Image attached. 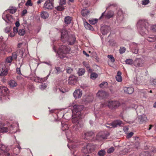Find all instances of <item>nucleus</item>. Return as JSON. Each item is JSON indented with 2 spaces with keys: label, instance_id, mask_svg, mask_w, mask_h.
Listing matches in <instances>:
<instances>
[{
  "label": "nucleus",
  "instance_id": "54",
  "mask_svg": "<svg viewBox=\"0 0 156 156\" xmlns=\"http://www.w3.org/2000/svg\"><path fill=\"white\" fill-rule=\"evenodd\" d=\"M57 10L59 11H62L64 9V8L62 6V5H61L58 6L56 8Z\"/></svg>",
  "mask_w": 156,
  "mask_h": 156
},
{
  "label": "nucleus",
  "instance_id": "46",
  "mask_svg": "<svg viewBox=\"0 0 156 156\" xmlns=\"http://www.w3.org/2000/svg\"><path fill=\"white\" fill-rule=\"evenodd\" d=\"M139 156H150L148 152H143L141 153Z\"/></svg>",
  "mask_w": 156,
  "mask_h": 156
},
{
  "label": "nucleus",
  "instance_id": "32",
  "mask_svg": "<svg viewBox=\"0 0 156 156\" xmlns=\"http://www.w3.org/2000/svg\"><path fill=\"white\" fill-rule=\"evenodd\" d=\"M6 65V62H2L0 63V71L7 68Z\"/></svg>",
  "mask_w": 156,
  "mask_h": 156
},
{
  "label": "nucleus",
  "instance_id": "7",
  "mask_svg": "<svg viewBox=\"0 0 156 156\" xmlns=\"http://www.w3.org/2000/svg\"><path fill=\"white\" fill-rule=\"evenodd\" d=\"M81 115L79 116L76 115H74L73 114L72 116L73 118L72 119V121L74 123H76V127H81L83 126V124L81 120L80 119Z\"/></svg>",
  "mask_w": 156,
  "mask_h": 156
},
{
  "label": "nucleus",
  "instance_id": "16",
  "mask_svg": "<svg viewBox=\"0 0 156 156\" xmlns=\"http://www.w3.org/2000/svg\"><path fill=\"white\" fill-rule=\"evenodd\" d=\"M108 95L106 92L102 90L99 91L96 94V96L100 99H102L105 98Z\"/></svg>",
  "mask_w": 156,
  "mask_h": 156
},
{
  "label": "nucleus",
  "instance_id": "23",
  "mask_svg": "<svg viewBox=\"0 0 156 156\" xmlns=\"http://www.w3.org/2000/svg\"><path fill=\"white\" fill-rule=\"evenodd\" d=\"M17 10L16 8L14 6H10L9 9L6 10L7 13L9 12L11 14H13L15 13Z\"/></svg>",
  "mask_w": 156,
  "mask_h": 156
},
{
  "label": "nucleus",
  "instance_id": "3",
  "mask_svg": "<svg viewBox=\"0 0 156 156\" xmlns=\"http://www.w3.org/2000/svg\"><path fill=\"white\" fill-rule=\"evenodd\" d=\"M70 48L69 47L62 45L60 47L58 51V54L59 57L63 58L66 56V55L69 52Z\"/></svg>",
  "mask_w": 156,
  "mask_h": 156
},
{
  "label": "nucleus",
  "instance_id": "5",
  "mask_svg": "<svg viewBox=\"0 0 156 156\" xmlns=\"http://www.w3.org/2000/svg\"><path fill=\"white\" fill-rule=\"evenodd\" d=\"M94 136V133L92 131H85L82 134L83 138L89 140H92Z\"/></svg>",
  "mask_w": 156,
  "mask_h": 156
},
{
  "label": "nucleus",
  "instance_id": "20",
  "mask_svg": "<svg viewBox=\"0 0 156 156\" xmlns=\"http://www.w3.org/2000/svg\"><path fill=\"white\" fill-rule=\"evenodd\" d=\"M110 27L107 26L102 27L101 29V33L103 35L106 34L108 32L110 31Z\"/></svg>",
  "mask_w": 156,
  "mask_h": 156
},
{
  "label": "nucleus",
  "instance_id": "35",
  "mask_svg": "<svg viewBox=\"0 0 156 156\" xmlns=\"http://www.w3.org/2000/svg\"><path fill=\"white\" fill-rule=\"evenodd\" d=\"M106 154V152L104 150H101L98 151V154L99 156H104Z\"/></svg>",
  "mask_w": 156,
  "mask_h": 156
},
{
  "label": "nucleus",
  "instance_id": "51",
  "mask_svg": "<svg viewBox=\"0 0 156 156\" xmlns=\"http://www.w3.org/2000/svg\"><path fill=\"white\" fill-rule=\"evenodd\" d=\"M141 2L143 5H146L149 3L150 1L149 0H144L142 1Z\"/></svg>",
  "mask_w": 156,
  "mask_h": 156
},
{
  "label": "nucleus",
  "instance_id": "61",
  "mask_svg": "<svg viewBox=\"0 0 156 156\" xmlns=\"http://www.w3.org/2000/svg\"><path fill=\"white\" fill-rule=\"evenodd\" d=\"M10 27H8L5 29L4 30L5 32L8 33L10 31Z\"/></svg>",
  "mask_w": 156,
  "mask_h": 156
},
{
  "label": "nucleus",
  "instance_id": "28",
  "mask_svg": "<svg viewBox=\"0 0 156 156\" xmlns=\"http://www.w3.org/2000/svg\"><path fill=\"white\" fill-rule=\"evenodd\" d=\"M89 13V10L86 9H83L81 11V15L83 16H87Z\"/></svg>",
  "mask_w": 156,
  "mask_h": 156
},
{
  "label": "nucleus",
  "instance_id": "15",
  "mask_svg": "<svg viewBox=\"0 0 156 156\" xmlns=\"http://www.w3.org/2000/svg\"><path fill=\"white\" fill-rule=\"evenodd\" d=\"M8 89L5 87H0V96H6L9 93Z\"/></svg>",
  "mask_w": 156,
  "mask_h": 156
},
{
  "label": "nucleus",
  "instance_id": "48",
  "mask_svg": "<svg viewBox=\"0 0 156 156\" xmlns=\"http://www.w3.org/2000/svg\"><path fill=\"white\" fill-rule=\"evenodd\" d=\"M19 56L21 57H22L24 56V52L23 49H22L19 51Z\"/></svg>",
  "mask_w": 156,
  "mask_h": 156
},
{
  "label": "nucleus",
  "instance_id": "4",
  "mask_svg": "<svg viewBox=\"0 0 156 156\" xmlns=\"http://www.w3.org/2000/svg\"><path fill=\"white\" fill-rule=\"evenodd\" d=\"M120 105V104L119 101H110L105 102L102 107L108 106L110 109H114L117 108Z\"/></svg>",
  "mask_w": 156,
  "mask_h": 156
},
{
  "label": "nucleus",
  "instance_id": "40",
  "mask_svg": "<svg viewBox=\"0 0 156 156\" xmlns=\"http://www.w3.org/2000/svg\"><path fill=\"white\" fill-rule=\"evenodd\" d=\"M18 32V34L20 36H23L25 33V30L23 29H20Z\"/></svg>",
  "mask_w": 156,
  "mask_h": 156
},
{
  "label": "nucleus",
  "instance_id": "49",
  "mask_svg": "<svg viewBox=\"0 0 156 156\" xmlns=\"http://www.w3.org/2000/svg\"><path fill=\"white\" fill-rule=\"evenodd\" d=\"M107 57L110 59L111 61L112 62H114L115 61V58L112 55H108L107 56Z\"/></svg>",
  "mask_w": 156,
  "mask_h": 156
},
{
  "label": "nucleus",
  "instance_id": "55",
  "mask_svg": "<svg viewBox=\"0 0 156 156\" xmlns=\"http://www.w3.org/2000/svg\"><path fill=\"white\" fill-rule=\"evenodd\" d=\"M25 5L27 6H32L33 4L31 2V0H28Z\"/></svg>",
  "mask_w": 156,
  "mask_h": 156
},
{
  "label": "nucleus",
  "instance_id": "18",
  "mask_svg": "<svg viewBox=\"0 0 156 156\" xmlns=\"http://www.w3.org/2000/svg\"><path fill=\"white\" fill-rule=\"evenodd\" d=\"M77 78L74 75H71L69 78L68 83L69 85H73L76 82Z\"/></svg>",
  "mask_w": 156,
  "mask_h": 156
},
{
  "label": "nucleus",
  "instance_id": "56",
  "mask_svg": "<svg viewBox=\"0 0 156 156\" xmlns=\"http://www.w3.org/2000/svg\"><path fill=\"white\" fill-rule=\"evenodd\" d=\"M83 64L87 69L90 68V66L89 64L86 62H83Z\"/></svg>",
  "mask_w": 156,
  "mask_h": 156
},
{
  "label": "nucleus",
  "instance_id": "17",
  "mask_svg": "<svg viewBox=\"0 0 156 156\" xmlns=\"http://www.w3.org/2000/svg\"><path fill=\"white\" fill-rule=\"evenodd\" d=\"M3 38L2 37H1L0 38V51H7L6 48V44L4 42H2V39Z\"/></svg>",
  "mask_w": 156,
  "mask_h": 156
},
{
  "label": "nucleus",
  "instance_id": "10",
  "mask_svg": "<svg viewBox=\"0 0 156 156\" xmlns=\"http://www.w3.org/2000/svg\"><path fill=\"white\" fill-rule=\"evenodd\" d=\"M53 0H48L45 2L44 5V8L45 10H50L53 8Z\"/></svg>",
  "mask_w": 156,
  "mask_h": 156
},
{
  "label": "nucleus",
  "instance_id": "60",
  "mask_svg": "<svg viewBox=\"0 0 156 156\" xmlns=\"http://www.w3.org/2000/svg\"><path fill=\"white\" fill-rule=\"evenodd\" d=\"M133 133L132 132H130L127 134V138H128L131 137L133 135Z\"/></svg>",
  "mask_w": 156,
  "mask_h": 156
},
{
  "label": "nucleus",
  "instance_id": "42",
  "mask_svg": "<svg viewBox=\"0 0 156 156\" xmlns=\"http://www.w3.org/2000/svg\"><path fill=\"white\" fill-rule=\"evenodd\" d=\"M17 51L14 52L12 54V58L13 59H16L17 58V56H19V55H17Z\"/></svg>",
  "mask_w": 156,
  "mask_h": 156
},
{
  "label": "nucleus",
  "instance_id": "39",
  "mask_svg": "<svg viewBox=\"0 0 156 156\" xmlns=\"http://www.w3.org/2000/svg\"><path fill=\"white\" fill-rule=\"evenodd\" d=\"M98 20V19H91L89 20V22L91 24L94 25L97 23Z\"/></svg>",
  "mask_w": 156,
  "mask_h": 156
},
{
  "label": "nucleus",
  "instance_id": "29",
  "mask_svg": "<svg viewBox=\"0 0 156 156\" xmlns=\"http://www.w3.org/2000/svg\"><path fill=\"white\" fill-rule=\"evenodd\" d=\"M72 21L71 17L69 16L66 17L65 18V23L68 24H70Z\"/></svg>",
  "mask_w": 156,
  "mask_h": 156
},
{
  "label": "nucleus",
  "instance_id": "33",
  "mask_svg": "<svg viewBox=\"0 0 156 156\" xmlns=\"http://www.w3.org/2000/svg\"><path fill=\"white\" fill-rule=\"evenodd\" d=\"M23 63H19V66H18L19 67H18L16 68V73L17 74H18L19 75H22L21 73V72L20 71V67L23 65Z\"/></svg>",
  "mask_w": 156,
  "mask_h": 156
},
{
  "label": "nucleus",
  "instance_id": "21",
  "mask_svg": "<svg viewBox=\"0 0 156 156\" xmlns=\"http://www.w3.org/2000/svg\"><path fill=\"white\" fill-rule=\"evenodd\" d=\"M123 90L125 93L129 94H132L134 91V89L131 87H124Z\"/></svg>",
  "mask_w": 156,
  "mask_h": 156
},
{
  "label": "nucleus",
  "instance_id": "52",
  "mask_svg": "<svg viewBox=\"0 0 156 156\" xmlns=\"http://www.w3.org/2000/svg\"><path fill=\"white\" fill-rule=\"evenodd\" d=\"M13 59L11 56H9L6 59V63L8 62V63H11L12 61V60Z\"/></svg>",
  "mask_w": 156,
  "mask_h": 156
},
{
  "label": "nucleus",
  "instance_id": "26",
  "mask_svg": "<svg viewBox=\"0 0 156 156\" xmlns=\"http://www.w3.org/2000/svg\"><path fill=\"white\" fill-rule=\"evenodd\" d=\"M41 18L44 19H46L48 17V13L44 11H42L41 14Z\"/></svg>",
  "mask_w": 156,
  "mask_h": 156
},
{
  "label": "nucleus",
  "instance_id": "31",
  "mask_svg": "<svg viewBox=\"0 0 156 156\" xmlns=\"http://www.w3.org/2000/svg\"><path fill=\"white\" fill-rule=\"evenodd\" d=\"M147 118L145 115H142L140 117V122L142 123L143 122H146L147 121Z\"/></svg>",
  "mask_w": 156,
  "mask_h": 156
},
{
  "label": "nucleus",
  "instance_id": "41",
  "mask_svg": "<svg viewBox=\"0 0 156 156\" xmlns=\"http://www.w3.org/2000/svg\"><path fill=\"white\" fill-rule=\"evenodd\" d=\"M134 140H136V145H135V148L137 147L139 145V143L138 141V140H139V138L138 137H133Z\"/></svg>",
  "mask_w": 156,
  "mask_h": 156
},
{
  "label": "nucleus",
  "instance_id": "44",
  "mask_svg": "<svg viewBox=\"0 0 156 156\" xmlns=\"http://www.w3.org/2000/svg\"><path fill=\"white\" fill-rule=\"evenodd\" d=\"M108 83L105 82H103L99 85V86L101 88H104L108 85Z\"/></svg>",
  "mask_w": 156,
  "mask_h": 156
},
{
  "label": "nucleus",
  "instance_id": "30",
  "mask_svg": "<svg viewBox=\"0 0 156 156\" xmlns=\"http://www.w3.org/2000/svg\"><path fill=\"white\" fill-rule=\"evenodd\" d=\"M84 25L85 28L87 29L90 30H93V29L92 27L87 22L84 23Z\"/></svg>",
  "mask_w": 156,
  "mask_h": 156
},
{
  "label": "nucleus",
  "instance_id": "27",
  "mask_svg": "<svg viewBox=\"0 0 156 156\" xmlns=\"http://www.w3.org/2000/svg\"><path fill=\"white\" fill-rule=\"evenodd\" d=\"M114 14V12L112 11H110L105 15V18L106 19H109L112 17Z\"/></svg>",
  "mask_w": 156,
  "mask_h": 156
},
{
  "label": "nucleus",
  "instance_id": "62",
  "mask_svg": "<svg viewBox=\"0 0 156 156\" xmlns=\"http://www.w3.org/2000/svg\"><path fill=\"white\" fill-rule=\"evenodd\" d=\"M55 69L56 70V73L57 74H58L61 72V69L59 67H56Z\"/></svg>",
  "mask_w": 156,
  "mask_h": 156
},
{
  "label": "nucleus",
  "instance_id": "43",
  "mask_svg": "<svg viewBox=\"0 0 156 156\" xmlns=\"http://www.w3.org/2000/svg\"><path fill=\"white\" fill-rule=\"evenodd\" d=\"M125 62L126 64L131 65L133 63V61L132 59H128L126 60Z\"/></svg>",
  "mask_w": 156,
  "mask_h": 156
},
{
  "label": "nucleus",
  "instance_id": "37",
  "mask_svg": "<svg viewBox=\"0 0 156 156\" xmlns=\"http://www.w3.org/2000/svg\"><path fill=\"white\" fill-rule=\"evenodd\" d=\"M129 151L128 148H125L122 151H121L120 152V154L121 155H123L126 154V153H128Z\"/></svg>",
  "mask_w": 156,
  "mask_h": 156
},
{
  "label": "nucleus",
  "instance_id": "59",
  "mask_svg": "<svg viewBox=\"0 0 156 156\" xmlns=\"http://www.w3.org/2000/svg\"><path fill=\"white\" fill-rule=\"evenodd\" d=\"M114 150V149L113 147H112L109 148L107 151V152L108 153H111L113 152Z\"/></svg>",
  "mask_w": 156,
  "mask_h": 156
},
{
  "label": "nucleus",
  "instance_id": "8",
  "mask_svg": "<svg viewBox=\"0 0 156 156\" xmlns=\"http://www.w3.org/2000/svg\"><path fill=\"white\" fill-rule=\"evenodd\" d=\"M109 135V133L107 132H101L97 135L96 139L99 141H101L107 137Z\"/></svg>",
  "mask_w": 156,
  "mask_h": 156
},
{
  "label": "nucleus",
  "instance_id": "47",
  "mask_svg": "<svg viewBox=\"0 0 156 156\" xmlns=\"http://www.w3.org/2000/svg\"><path fill=\"white\" fill-rule=\"evenodd\" d=\"M97 77L98 75L94 73H91L90 75V78L93 80L95 79Z\"/></svg>",
  "mask_w": 156,
  "mask_h": 156
},
{
  "label": "nucleus",
  "instance_id": "53",
  "mask_svg": "<svg viewBox=\"0 0 156 156\" xmlns=\"http://www.w3.org/2000/svg\"><path fill=\"white\" fill-rule=\"evenodd\" d=\"M147 40L150 42H153L155 40L156 41V37H154L153 38L151 37H148L147 39Z\"/></svg>",
  "mask_w": 156,
  "mask_h": 156
},
{
  "label": "nucleus",
  "instance_id": "64",
  "mask_svg": "<svg viewBox=\"0 0 156 156\" xmlns=\"http://www.w3.org/2000/svg\"><path fill=\"white\" fill-rule=\"evenodd\" d=\"M46 87V86L45 84L42 83L40 88L41 90H42L44 89Z\"/></svg>",
  "mask_w": 156,
  "mask_h": 156
},
{
  "label": "nucleus",
  "instance_id": "57",
  "mask_svg": "<svg viewBox=\"0 0 156 156\" xmlns=\"http://www.w3.org/2000/svg\"><path fill=\"white\" fill-rule=\"evenodd\" d=\"M126 50V49L124 47L121 48L119 50V52L121 54H122L124 53Z\"/></svg>",
  "mask_w": 156,
  "mask_h": 156
},
{
  "label": "nucleus",
  "instance_id": "58",
  "mask_svg": "<svg viewBox=\"0 0 156 156\" xmlns=\"http://www.w3.org/2000/svg\"><path fill=\"white\" fill-rule=\"evenodd\" d=\"M66 3V0H60L59 2V5H63Z\"/></svg>",
  "mask_w": 156,
  "mask_h": 156
},
{
  "label": "nucleus",
  "instance_id": "1",
  "mask_svg": "<svg viewBox=\"0 0 156 156\" xmlns=\"http://www.w3.org/2000/svg\"><path fill=\"white\" fill-rule=\"evenodd\" d=\"M61 40L63 42L67 41L69 44H74L76 40V38L73 35H68V32L65 29H63L61 32Z\"/></svg>",
  "mask_w": 156,
  "mask_h": 156
},
{
  "label": "nucleus",
  "instance_id": "34",
  "mask_svg": "<svg viewBox=\"0 0 156 156\" xmlns=\"http://www.w3.org/2000/svg\"><path fill=\"white\" fill-rule=\"evenodd\" d=\"M8 69L7 68L4 69V70H2L0 72L1 73V75L2 76H4L6 75L8 73Z\"/></svg>",
  "mask_w": 156,
  "mask_h": 156
},
{
  "label": "nucleus",
  "instance_id": "36",
  "mask_svg": "<svg viewBox=\"0 0 156 156\" xmlns=\"http://www.w3.org/2000/svg\"><path fill=\"white\" fill-rule=\"evenodd\" d=\"M61 124L62 126V129L63 131L68 130L69 127L67 124L63 123L62 122H61Z\"/></svg>",
  "mask_w": 156,
  "mask_h": 156
},
{
  "label": "nucleus",
  "instance_id": "14",
  "mask_svg": "<svg viewBox=\"0 0 156 156\" xmlns=\"http://www.w3.org/2000/svg\"><path fill=\"white\" fill-rule=\"evenodd\" d=\"M130 48L133 53L137 54L138 51V48L137 47V45L135 43H131L129 46Z\"/></svg>",
  "mask_w": 156,
  "mask_h": 156
},
{
  "label": "nucleus",
  "instance_id": "13",
  "mask_svg": "<svg viewBox=\"0 0 156 156\" xmlns=\"http://www.w3.org/2000/svg\"><path fill=\"white\" fill-rule=\"evenodd\" d=\"M144 63V61L140 58H136L134 62V66L137 67L143 66Z\"/></svg>",
  "mask_w": 156,
  "mask_h": 156
},
{
  "label": "nucleus",
  "instance_id": "2",
  "mask_svg": "<svg viewBox=\"0 0 156 156\" xmlns=\"http://www.w3.org/2000/svg\"><path fill=\"white\" fill-rule=\"evenodd\" d=\"M148 23L145 20H140L137 23V26L140 34L142 36L145 34V32L147 30Z\"/></svg>",
  "mask_w": 156,
  "mask_h": 156
},
{
  "label": "nucleus",
  "instance_id": "63",
  "mask_svg": "<svg viewBox=\"0 0 156 156\" xmlns=\"http://www.w3.org/2000/svg\"><path fill=\"white\" fill-rule=\"evenodd\" d=\"M151 29L154 31H156V25H154L151 27Z\"/></svg>",
  "mask_w": 156,
  "mask_h": 156
},
{
  "label": "nucleus",
  "instance_id": "11",
  "mask_svg": "<svg viewBox=\"0 0 156 156\" xmlns=\"http://www.w3.org/2000/svg\"><path fill=\"white\" fill-rule=\"evenodd\" d=\"M122 124V122L121 121L117 120L112 122L111 125H109L108 124H107L106 125V126L107 127L110 128L112 127H115L118 126H120Z\"/></svg>",
  "mask_w": 156,
  "mask_h": 156
},
{
  "label": "nucleus",
  "instance_id": "50",
  "mask_svg": "<svg viewBox=\"0 0 156 156\" xmlns=\"http://www.w3.org/2000/svg\"><path fill=\"white\" fill-rule=\"evenodd\" d=\"M66 72L69 74H70L73 71V69L69 67H67L66 69Z\"/></svg>",
  "mask_w": 156,
  "mask_h": 156
},
{
  "label": "nucleus",
  "instance_id": "38",
  "mask_svg": "<svg viewBox=\"0 0 156 156\" xmlns=\"http://www.w3.org/2000/svg\"><path fill=\"white\" fill-rule=\"evenodd\" d=\"M85 72V70L84 69L81 68L79 69L78 73L79 76L82 75Z\"/></svg>",
  "mask_w": 156,
  "mask_h": 156
},
{
  "label": "nucleus",
  "instance_id": "25",
  "mask_svg": "<svg viewBox=\"0 0 156 156\" xmlns=\"http://www.w3.org/2000/svg\"><path fill=\"white\" fill-rule=\"evenodd\" d=\"M9 84L12 87H14L17 86V84L16 82L13 80H11L9 82Z\"/></svg>",
  "mask_w": 156,
  "mask_h": 156
},
{
  "label": "nucleus",
  "instance_id": "45",
  "mask_svg": "<svg viewBox=\"0 0 156 156\" xmlns=\"http://www.w3.org/2000/svg\"><path fill=\"white\" fill-rule=\"evenodd\" d=\"M8 131V129L6 127L0 128V133L6 132Z\"/></svg>",
  "mask_w": 156,
  "mask_h": 156
},
{
  "label": "nucleus",
  "instance_id": "9",
  "mask_svg": "<svg viewBox=\"0 0 156 156\" xmlns=\"http://www.w3.org/2000/svg\"><path fill=\"white\" fill-rule=\"evenodd\" d=\"M2 18L7 23L9 22H12L13 20L12 15L7 13V11L4 12L2 15Z\"/></svg>",
  "mask_w": 156,
  "mask_h": 156
},
{
  "label": "nucleus",
  "instance_id": "19",
  "mask_svg": "<svg viewBox=\"0 0 156 156\" xmlns=\"http://www.w3.org/2000/svg\"><path fill=\"white\" fill-rule=\"evenodd\" d=\"M82 95V91L80 89L76 90L73 93V96L76 99L80 98Z\"/></svg>",
  "mask_w": 156,
  "mask_h": 156
},
{
  "label": "nucleus",
  "instance_id": "22",
  "mask_svg": "<svg viewBox=\"0 0 156 156\" xmlns=\"http://www.w3.org/2000/svg\"><path fill=\"white\" fill-rule=\"evenodd\" d=\"M48 76V75L46 77L43 78H40L39 77H35L34 79V81L37 82L41 83L46 80Z\"/></svg>",
  "mask_w": 156,
  "mask_h": 156
},
{
  "label": "nucleus",
  "instance_id": "24",
  "mask_svg": "<svg viewBox=\"0 0 156 156\" xmlns=\"http://www.w3.org/2000/svg\"><path fill=\"white\" fill-rule=\"evenodd\" d=\"M121 74V73L120 71H118L117 72V75L115 77L116 80L119 82H121L122 81Z\"/></svg>",
  "mask_w": 156,
  "mask_h": 156
},
{
  "label": "nucleus",
  "instance_id": "6",
  "mask_svg": "<svg viewBox=\"0 0 156 156\" xmlns=\"http://www.w3.org/2000/svg\"><path fill=\"white\" fill-rule=\"evenodd\" d=\"M73 107V109L72 110L73 115H76L78 116L81 115V111L83 109V106L82 105H75Z\"/></svg>",
  "mask_w": 156,
  "mask_h": 156
},
{
  "label": "nucleus",
  "instance_id": "12",
  "mask_svg": "<svg viewBox=\"0 0 156 156\" xmlns=\"http://www.w3.org/2000/svg\"><path fill=\"white\" fill-rule=\"evenodd\" d=\"M0 149L3 151L5 156H10V154L8 153L9 150V148L3 144H0Z\"/></svg>",
  "mask_w": 156,
  "mask_h": 156
}]
</instances>
